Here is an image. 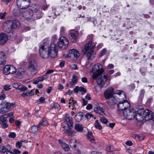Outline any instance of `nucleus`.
I'll list each match as a JSON object with an SVG mask.
<instances>
[{"label": "nucleus", "mask_w": 154, "mask_h": 154, "mask_svg": "<svg viewBox=\"0 0 154 154\" xmlns=\"http://www.w3.org/2000/svg\"><path fill=\"white\" fill-rule=\"evenodd\" d=\"M106 53V48L103 49L100 53V56L102 57Z\"/></svg>", "instance_id": "nucleus-55"}, {"label": "nucleus", "mask_w": 154, "mask_h": 154, "mask_svg": "<svg viewBox=\"0 0 154 154\" xmlns=\"http://www.w3.org/2000/svg\"><path fill=\"white\" fill-rule=\"evenodd\" d=\"M13 151L14 153V154L15 153L16 154H17L20 153H21L20 151L18 149H14Z\"/></svg>", "instance_id": "nucleus-64"}, {"label": "nucleus", "mask_w": 154, "mask_h": 154, "mask_svg": "<svg viewBox=\"0 0 154 154\" xmlns=\"http://www.w3.org/2000/svg\"><path fill=\"white\" fill-rule=\"evenodd\" d=\"M79 35V32L75 30L74 33L71 32L69 34V38L72 42H75L77 41L76 35Z\"/></svg>", "instance_id": "nucleus-19"}, {"label": "nucleus", "mask_w": 154, "mask_h": 154, "mask_svg": "<svg viewBox=\"0 0 154 154\" xmlns=\"http://www.w3.org/2000/svg\"><path fill=\"white\" fill-rule=\"evenodd\" d=\"M27 92L28 96H31L35 95V93L34 90L28 91Z\"/></svg>", "instance_id": "nucleus-52"}, {"label": "nucleus", "mask_w": 154, "mask_h": 154, "mask_svg": "<svg viewBox=\"0 0 154 154\" xmlns=\"http://www.w3.org/2000/svg\"><path fill=\"white\" fill-rule=\"evenodd\" d=\"M3 89L5 91H8L11 89V86L9 85H5L3 87Z\"/></svg>", "instance_id": "nucleus-51"}, {"label": "nucleus", "mask_w": 154, "mask_h": 154, "mask_svg": "<svg viewBox=\"0 0 154 154\" xmlns=\"http://www.w3.org/2000/svg\"><path fill=\"white\" fill-rule=\"evenodd\" d=\"M45 98L43 97H42L37 101V102L38 104H40L45 102Z\"/></svg>", "instance_id": "nucleus-49"}, {"label": "nucleus", "mask_w": 154, "mask_h": 154, "mask_svg": "<svg viewBox=\"0 0 154 154\" xmlns=\"http://www.w3.org/2000/svg\"><path fill=\"white\" fill-rule=\"evenodd\" d=\"M47 124V123L46 121L45 118H43L42 120L39 122V124L38 126L40 128H41L42 126L43 125L46 126Z\"/></svg>", "instance_id": "nucleus-33"}, {"label": "nucleus", "mask_w": 154, "mask_h": 154, "mask_svg": "<svg viewBox=\"0 0 154 154\" xmlns=\"http://www.w3.org/2000/svg\"><path fill=\"white\" fill-rule=\"evenodd\" d=\"M135 116L136 120L138 122H141L144 120H145L141 112L136 113Z\"/></svg>", "instance_id": "nucleus-28"}, {"label": "nucleus", "mask_w": 154, "mask_h": 154, "mask_svg": "<svg viewBox=\"0 0 154 154\" xmlns=\"http://www.w3.org/2000/svg\"><path fill=\"white\" fill-rule=\"evenodd\" d=\"M91 44L92 42L91 41H89L85 45L83 48L82 49V53L84 54H85L89 50L90 47L91 46Z\"/></svg>", "instance_id": "nucleus-27"}, {"label": "nucleus", "mask_w": 154, "mask_h": 154, "mask_svg": "<svg viewBox=\"0 0 154 154\" xmlns=\"http://www.w3.org/2000/svg\"><path fill=\"white\" fill-rule=\"evenodd\" d=\"M7 14V13L5 11L3 13H0V18L1 19H5V16Z\"/></svg>", "instance_id": "nucleus-46"}, {"label": "nucleus", "mask_w": 154, "mask_h": 154, "mask_svg": "<svg viewBox=\"0 0 154 154\" xmlns=\"http://www.w3.org/2000/svg\"><path fill=\"white\" fill-rule=\"evenodd\" d=\"M90 21L93 23L94 25L97 24V20L94 18H92L90 19Z\"/></svg>", "instance_id": "nucleus-62"}, {"label": "nucleus", "mask_w": 154, "mask_h": 154, "mask_svg": "<svg viewBox=\"0 0 154 154\" xmlns=\"http://www.w3.org/2000/svg\"><path fill=\"white\" fill-rule=\"evenodd\" d=\"M69 44L68 39L64 36L60 37L58 42V45L61 49H65L68 46Z\"/></svg>", "instance_id": "nucleus-7"}, {"label": "nucleus", "mask_w": 154, "mask_h": 154, "mask_svg": "<svg viewBox=\"0 0 154 154\" xmlns=\"http://www.w3.org/2000/svg\"><path fill=\"white\" fill-rule=\"evenodd\" d=\"M49 109L51 110H54L56 112L58 111L61 109L60 105L57 103H51L48 107Z\"/></svg>", "instance_id": "nucleus-21"}, {"label": "nucleus", "mask_w": 154, "mask_h": 154, "mask_svg": "<svg viewBox=\"0 0 154 154\" xmlns=\"http://www.w3.org/2000/svg\"><path fill=\"white\" fill-rule=\"evenodd\" d=\"M85 116L87 119H90L91 117H93V115L92 114L89 113L85 115Z\"/></svg>", "instance_id": "nucleus-58"}, {"label": "nucleus", "mask_w": 154, "mask_h": 154, "mask_svg": "<svg viewBox=\"0 0 154 154\" xmlns=\"http://www.w3.org/2000/svg\"><path fill=\"white\" fill-rule=\"evenodd\" d=\"M37 63L35 60H33L30 61L27 69L30 76H33L37 73Z\"/></svg>", "instance_id": "nucleus-4"}, {"label": "nucleus", "mask_w": 154, "mask_h": 154, "mask_svg": "<svg viewBox=\"0 0 154 154\" xmlns=\"http://www.w3.org/2000/svg\"><path fill=\"white\" fill-rule=\"evenodd\" d=\"M77 79L75 75H73L72 79V81L70 82V84L71 86H72L77 82Z\"/></svg>", "instance_id": "nucleus-38"}, {"label": "nucleus", "mask_w": 154, "mask_h": 154, "mask_svg": "<svg viewBox=\"0 0 154 154\" xmlns=\"http://www.w3.org/2000/svg\"><path fill=\"white\" fill-rule=\"evenodd\" d=\"M65 62L64 60H61L59 64V66L60 67H63L65 64Z\"/></svg>", "instance_id": "nucleus-59"}, {"label": "nucleus", "mask_w": 154, "mask_h": 154, "mask_svg": "<svg viewBox=\"0 0 154 154\" xmlns=\"http://www.w3.org/2000/svg\"><path fill=\"white\" fill-rule=\"evenodd\" d=\"M65 131L66 134L69 136L73 135L75 132V131H73L69 127H68L67 129H65Z\"/></svg>", "instance_id": "nucleus-34"}, {"label": "nucleus", "mask_w": 154, "mask_h": 154, "mask_svg": "<svg viewBox=\"0 0 154 154\" xmlns=\"http://www.w3.org/2000/svg\"><path fill=\"white\" fill-rule=\"evenodd\" d=\"M23 141L21 140L20 141H17L16 143V147L18 149L20 148L22 146V144Z\"/></svg>", "instance_id": "nucleus-47"}, {"label": "nucleus", "mask_w": 154, "mask_h": 154, "mask_svg": "<svg viewBox=\"0 0 154 154\" xmlns=\"http://www.w3.org/2000/svg\"><path fill=\"white\" fill-rule=\"evenodd\" d=\"M116 93L117 94L119 95H121V96L123 98L124 107H125V109L124 110V111L130 109V104L126 100V97L125 93L123 91L121 90H117L116 92Z\"/></svg>", "instance_id": "nucleus-6"}, {"label": "nucleus", "mask_w": 154, "mask_h": 154, "mask_svg": "<svg viewBox=\"0 0 154 154\" xmlns=\"http://www.w3.org/2000/svg\"><path fill=\"white\" fill-rule=\"evenodd\" d=\"M108 79L107 75H104L99 77L97 79V82L100 87L103 86Z\"/></svg>", "instance_id": "nucleus-14"}, {"label": "nucleus", "mask_w": 154, "mask_h": 154, "mask_svg": "<svg viewBox=\"0 0 154 154\" xmlns=\"http://www.w3.org/2000/svg\"><path fill=\"white\" fill-rule=\"evenodd\" d=\"M123 113L124 116L126 119L128 120L134 119L136 114L135 110L134 109H127V110H124Z\"/></svg>", "instance_id": "nucleus-9"}, {"label": "nucleus", "mask_w": 154, "mask_h": 154, "mask_svg": "<svg viewBox=\"0 0 154 154\" xmlns=\"http://www.w3.org/2000/svg\"><path fill=\"white\" fill-rule=\"evenodd\" d=\"M24 16L25 18L27 20H29L32 19V17L33 16V10L26 12Z\"/></svg>", "instance_id": "nucleus-29"}, {"label": "nucleus", "mask_w": 154, "mask_h": 154, "mask_svg": "<svg viewBox=\"0 0 154 154\" xmlns=\"http://www.w3.org/2000/svg\"><path fill=\"white\" fill-rule=\"evenodd\" d=\"M9 137L11 138H14L16 136V134L14 132H10L9 134Z\"/></svg>", "instance_id": "nucleus-57"}, {"label": "nucleus", "mask_w": 154, "mask_h": 154, "mask_svg": "<svg viewBox=\"0 0 154 154\" xmlns=\"http://www.w3.org/2000/svg\"><path fill=\"white\" fill-rule=\"evenodd\" d=\"M118 100V102L115 104H118L117 107L118 110L120 111H122L125 109V107H124V101H123V98H117Z\"/></svg>", "instance_id": "nucleus-18"}, {"label": "nucleus", "mask_w": 154, "mask_h": 154, "mask_svg": "<svg viewBox=\"0 0 154 154\" xmlns=\"http://www.w3.org/2000/svg\"><path fill=\"white\" fill-rule=\"evenodd\" d=\"M140 72L142 75H145V73L146 72V69L143 68H141L140 69Z\"/></svg>", "instance_id": "nucleus-63"}, {"label": "nucleus", "mask_w": 154, "mask_h": 154, "mask_svg": "<svg viewBox=\"0 0 154 154\" xmlns=\"http://www.w3.org/2000/svg\"><path fill=\"white\" fill-rule=\"evenodd\" d=\"M100 121L102 123L106 124V126H108V123H109V122L104 117L101 118L100 119Z\"/></svg>", "instance_id": "nucleus-42"}, {"label": "nucleus", "mask_w": 154, "mask_h": 154, "mask_svg": "<svg viewBox=\"0 0 154 154\" xmlns=\"http://www.w3.org/2000/svg\"><path fill=\"white\" fill-rule=\"evenodd\" d=\"M80 87L76 86L73 89L74 93H77L79 91Z\"/></svg>", "instance_id": "nucleus-60"}, {"label": "nucleus", "mask_w": 154, "mask_h": 154, "mask_svg": "<svg viewBox=\"0 0 154 154\" xmlns=\"http://www.w3.org/2000/svg\"><path fill=\"white\" fill-rule=\"evenodd\" d=\"M32 9L33 15L34 19L38 20L42 17L43 15V13L39 9V8L38 6H35Z\"/></svg>", "instance_id": "nucleus-13"}, {"label": "nucleus", "mask_w": 154, "mask_h": 154, "mask_svg": "<svg viewBox=\"0 0 154 154\" xmlns=\"http://www.w3.org/2000/svg\"><path fill=\"white\" fill-rule=\"evenodd\" d=\"M11 149V146L9 145H6L5 146H0V152L5 153L10 150Z\"/></svg>", "instance_id": "nucleus-25"}, {"label": "nucleus", "mask_w": 154, "mask_h": 154, "mask_svg": "<svg viewBox=\"0 0 154 154\" xmlns=\"http://www.w3.org/2000/svg\"><path fill=\"white\" fill-rule=\"evenodd\" d=\"M58 142L65 151H68L69 150V147L68 144L66 143L62 140L61 139L58 140Z\"/></svg>", "instance_id": "nucleus-23"}, {"label": "nucleus", "mask_w": 154, "mask_h": 154, "mask_svg": "<svg viewBox=\"0 0 154 154\" xmlns=\"http://www.w3.org/2000/svg\"><path fill=\"white\" fill-rule=\"evenodd\" d=\"M92 72L102 73L104 72V69H103V66L101 64L97 63L94 65L93 66Z\"/></svg>", "instance_id": "nucleus-16"}, {"label": "nucleus", "mask_w": 154, "mask_h": 154, "mask_svg": "<svg viewBox=\"0 0 154 154\" xmlns=\"http://www.w3.org/2000/svg\"><path fill=\"white\" fill-rule=\"evenodd\" d=\"M7 121L4 122H0V124L1 127L4 129L8 127V125L7 124Z\"/></svg>", "instance_id": "nucleus-43"}, {"label": "nucleus", "mask_w": 154, "mask_h": 154, "mask_svg": "<svg viewBox=\"0 0 154 154\" xmlns=\"http://www.w3.org/2000/svg\"><path fill=\"white\" fill-rule=\"evenodd\" d=\"M39 128L38 126L34 125L32 126L31 128V132L33 134H35L38 130V128Z\"/></svg>", "instance_id": "nucleus-37"}, {"label": "nucleus", "mask_w": 154, "mask_h": 154, "mask_svg": "<svg viewBox=\"0 0 154 154\" xmlns=\"http://www.w3.org/2000/svg\"><path fill=\"white\" fill-rule=\"evenodd\" d=\"M95 127L97 129L101 130L102 129V127L99 124L98 120H95Z\"/></svg>", "instance_id": "nucleus-40"}, {"label": "nucleus", "mask_w": 154, "mask_h": 154, "mask_svg": "<svg viewBox=\"0 0 154 154\" xmlns=\"http://www.w3.org/2000/svg\"><path fill=\"white\" fill-rule=\"evenodd\" d=\"M2 104V107L0 108V114H3L8 112L14 105L12 103L8 102L3 103Z\"/></svg>", "instance_id": "nucleus-11"}, {"label": "nucleus", "mask_w": 154, "mask_h": 154, "mask_svg": "<svg viewBox=\"0 0 154 154\" xmlns=\"http://www.w3.org/2000/svg\"><path fill=\"white\" fill-rule=\"evenodd\" d=\"M76 140L75 139H72L69 141V144L70 146L73 148H75L76 146Z\"/></svg>", "instance_id": "nucleus-35"}, {"label": "nucleus", "mask_w": 154, "mask_h": 154, "mask_svg": "<svg viewBox=\"0 0 154 154\" xmlns=\"http://www.w3.org/2000/svg\"><path fill=\"white\" fill-rule=\"evenodd\" d=\"M65 31V28L61 26L60 28V32L61 35H63L64 34Z\"/></svg>", "instance_id": "nucleus-61"}, {"label": "nucleus", "mask_w": 154, "mask_h": 154, "mask_svg": "<svg viewBox=\"0 0 154 154\" xmlns=\"http://www.w3.org/2000/svg\"><path fill=\"white\" fill-rule=\"evenodd\" d=\"M8 39L6 34L4 33H1L0 34V44L4 45L7 42Z\"/></svg>", "instance_id": "nucleus-20"}, {"label": "nucleus", "mask_w": 154, "mask_h": 154, "mask_svg": "<svg viewBox=\"0 0 154 154\" xmlns=\"http://www.w3.org/2000/svg\"><path fill=\"white\" fill-rule=\"evenodd\" d=\"M20 25V22L16 19L13 20H8L3 23L4 26L8 27L9 26H11V28L12 29L19 28Z\"/></svg>", "instance_id": "nucleus-5"}, {"label": "nucleus", "mask_w": 154, "mask_h": 154, "mask_svg": "<svg viewBox=\"0 0 154 154\" xmlns=\"http://www.w3.org/2000/svg\"><path fill=\"white\" fill-rule=\"evenodd\" d=\"M141 112L145 121L154 120V118H153L154 116L152 115V112L149 110L148 109H146L145 110H142Z\"/></svg>", "instance_id": "nucleus-12"}, {"label": "nucleus", "mask_w": 154, "mask_h": 154, "mask_svg": "<svg viewBox=\"0 0 154 154\" xmlns=\"http://www.w3.org/2000/svg\"><path fill=\"white\" fill-rule=\"evenodd\" d=\"M79 91L81 92L82 94H84L86 92V89L82 87H80Z\"/></svg>", "instance_id": "nucleus-50"}, {"label": "nucleus", "mask_w": 154, "mask_h": 154, "mask_svg": "<svg viewBox=\"0 0 154 154\" xmlns=\"http://www.w3.org/2000/svg\"><path fill=\"white\" fill-rule=\"evenodd\" d=\"M16 68L13 65H6L3 68V72L4 74H14L16 72Z\"/></svg>", "instance_id": "nucleus-10"}, {"label": "nucleus", "mask_w": 154, "mask_h": 154, "mask_svg": "<svg viewBox=\"0 0 154 154\" xmlns=\"http://www.w3.org/2000/svg\"><path fill=\"white\" fill-rule=\"evenodd\" d=\"M58 9V8L57 9L56 8H52L51 9H50L48 13V16L53 18H55L57 15H60L59 13L56 12V10Z\"/></svg>", "instance_id": "nucleus-17"}, {"label": "nucleus", "mask_w": 154, "mask_h": 154, "mask_svg": "<svg viewBox=\"0 0 154 154\" xmlns=\"http://www.w3.org/2000/svg\"><path fill=\"white\" fill-rule=\"evenodd\" d=\"M116 91L114 92V89L112 87H110L107 89L105 91L104 95L105 98L108 99L106 102L110 105H113L116 103L118 100H117V97L116 94H117L116 93Z\"/></svg>", "instance_id": "nucleus-1"}, {"label": "nucleus", "mask_w": 154, "mask_h": 154, "mask_svg": "<svg viewBox=\"0 0 154 154\" xmlns=\"http://www.w3.org/2000/svg\"><path fill=\"white\" fill-rule=\"evenodd\" d=\"M48 38L44 39L39 45V54L40 56L43 58H47L48 57H44V55L45 53H48L47 50L48 45Z\"/></svg>", "instance_id": "nucleus-3"}, {"label": "nucleus", "mask_w": 154, "mask_h": 154, "mask_svg": "<svg viewBox=\"0 0 154 154\" xmlns=\"http://www.w3.org/2000/svg\"><path fill=\"white\" fill-rule=\"evenodd\" d=\"M72 118L69 115L66 114L65 117V122L69 127H72L73 125Z\"/></svg>", "instance_id": "nucleus-22"}, {"label": "nucleus", "mask_w": 154, "mask_h": 154, "mask_svg": "<svg viewBox=\"0 0 154 154\" xmlns=\"http://www.w3.org/2000/svg\"><path fill=\"white\" fill-rule=\"evenodd\" d=\"M48 46L47 47V50L48 53H45L44 55V57H48L49 56L52 58H54L57 57V45L54 43H50V40L48 38V42H47Z\"/></svg>", "instance_id": "nucleus-2"}, {"label": "nucleus", "mask_w": 154, "mask_h": 154, "mask_svg": "<svg viewBox=\"0 0 154 154\" xmlns=\"http://www.w3.org/2000/svg\"><path fill=\"white\" fill-rule=\"evenodd\" d=\"M47 76H45V75H41L38 78V79L39 82H41L46 79L47 78Z\"/></svg>", "instance_id": "nucleus-48"}, {"label": "nucleus", "mask_w": 154, "mask_h": 154, "mask_svg": "<svg viewBox=\"0 0 154 154\" xmlns=\"http://www.w3.org/2000/svg\"><path fill=\"white\" fill-rule=\"evenodd\" d=\"M57 36L55 35H54L52 36L51 38V41L52 42L51 43H54V42H56L57 40Z\"/></svg>", "instance_id": "nucleus-54"}, {"label": "nucleus", "mask_w": 154, "mask_h": 154, "mask_svg": "<svg viewBox=\"0 0 154 154\" xmlns=\"http://www.w3.org/2000/svg\"><path fill=\"white\" fill-rule=\"evenodd\" d=\"M7 114L3 115L1 116L0 117V122H4L5 121H7Z\"/></svg>", "instance_id": "nucleus-39"}, {"label": "nucleus", "mask_w": 154, "mask_h": 154, "mask_svg": "<svg viewBox=\"0 0 154 154\" xmlns=\"http://www.w3.org/2000/svg\"><path fill=\"white\" fill-rule=\"evenodd\" d=\"M93 73V74L92 75V76L93 79H96V80L97 79L98 76V75H100V74H101V73H97V72H92Z\"/></svg>", "instance_id": "nucleus-44"}, {"label": "nucleus", "mask_w": 154, "mask_h": 154, "mask_svg": "<svg viewBox=\"0 0 154 154\" xmlns=\"http://www.w3.org/2000/svg\"><path fill=\"white\" fill-rule=\"evenodd\" d=\"M94 111L96 113H98L101 115L104 114V110L103 106H101L100 105L94 108Z\"/></svg>", "instance_id": "nucleus-24"}, {"label": "nucleus", "mask_w": 154, "mask_h": 154, "mask_svg": "<svg viewBox=\"0 0 154 154\" xmlns=\"http://www.w3.org/2000/svg\"><path fill=\"white\" fill-rule=\"evenodd\" d=\"M0 61H1L0 65L1 66L5 64L6 61L5 54L4 52L2 51L0 52Z\"/></svg>", "instance_id": "nucleus-26"}, {"label": "nucleus", "mask_w": 154, "mask_h": 154, "mask_svg": "<svg viewBox=\"0 0 154 154\" xmlns=\"http://www.w3.org/2000/svg\"><path fill=\"white\" fill-rule=\"evenodd\" d=\"M75 129L78 132L82 131L83 129V128L82 125L78 123L76 124L74 126Z\"/></svg>", "instance_id": "nucleus-36"}, {"label": "nucleus", "mask_w": 154, "mask_h": 154, "mask_svg": "<svg viewBox=\"0 0 154 154\" xmlns=\"http://www.w3.org/2000/svg\"><path fill=\"white\" fill-rule=\"evenodd\" d=\"M93 53V52H91V51H90V50H89L87 54V57L88 60L90 59Z\"/></svg>", "instance_id": "nucleus-56"}, {"label": "nucleus", "mask_w": 154, "mask_h": 154, "mask_svg": "<svg viewBox=\"0 0 154 154\" xmlns=\"http://www.w3.org/2000/svg\"><path fill=\"white\" fill-rule=\"evenodd\" d=\"M83 116V113L79 112L75 116V119L77 122H79L82 120Z\"/></svg>", "instance_id": "nucleus-30"}, {"label": "nucleus", "mask_w": 154, "mask_h": 154, "mask_svg": "<svg viewBox=\"0 0 154 154\" xmlns=\"http://www.w3.org/2000/svg\"><path fill=\"white\" fill-rule=\"evenodd\" d=\"M12 86L14 88L19 90L20 87L21 86V85L20 83L16 82L13 84Z\"/></svg>", "instance_id": "nucleus-41"}, {"label": "nucleus", "mask_w": 154, "mask_h": 154, "mask_svg": "<svg viewBox=\"0 0 154 154\" xmlns=\"http://www.w3.org/2000/svg\"><path fill=\"white\" fill-rule=\"evenodd\" d=\"M106 150L108 152H112L114 150L112 146L107 145L106 148Z\"/></svg>", "instance_id": "nucleus-45"}, {"label": "nucleus", "mask_w": 154, "mask_h": 154, "mask_svg": "<svg viewBox=\"0 0 154 154\" xmlns=\"http://www.w3.org/2000/svg\"><path fill=\"white\" fill-rule=\"evenodd\" d=\"M79 55L80 54L77 50L73 49L69 50V56L71 60H76Z\"/></svg>", "instance_id": "nucleus-15"}, {"label": "nucleus", "mask_w": 154, "mask_h": 154, "mask_svg": "<svg viewBox=\"0 0 154 154\" xmlns=\"http://www.w3.org/2000/svg\"><path fill=\"white\" fill-rule=\"evenodd\" d=\"M30 0H17L16 3L18 7L22 9L27 8L29 6Z\"/></svg>", "instance_id": "nucleus-8"}, {"label": "nucleus", "mask_w": 154, "mask_h": 154, "mask_svg": "<svg viewBox=\"0 0 154 154\" xmlns=\"http://www.w3.org/2000/svg\"><path fill=\"white\" fill-rule=\"evenodd\" d=\"M27 89V88L24 86L21 85V86L20 87L19 90L22 91H24Z\"/></svg>", "instance_id": "nucleus-53"}, {"label": "nucleus", "mask_w": 154, "mask_h": 154, "mask_svg": "<svg viewBox=\"0 0 154 154\" xmlns=\"http://www.w3.org/2000/svg\"><path fill=\"white\" fill-rule=\"evenodd\" d=\"M87 137L92 143H94L95 142V140L92 135V132L91 131H89L86 135Z\"/></svg>", "instance_id": "nucleus-32"}, {"label": "nucleus", "mask_w": 154, "mask_h": 154, "mask_svg": "<svg viewBox=\"0 0 154 154\" xmlns=\"http://www.w3.org/2000/svg\"><path fill=\"white\" fill-rule=\"evenodd\" d=\"M145 92V91L144 89H142L141 90L140 95L138 97V103L139 104L141 103L142 102Z\"/></svg>", "instance_id": "nucleus-31"}]
</instances>
